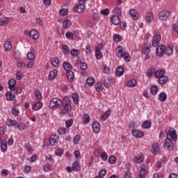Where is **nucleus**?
<instances>
[{
    "instance_id": "nucleus-1",
    "label": "nucleus",
    "mask_w": 178,
    "mask_h": 178,
    "mask_svg": "<svg viewBox=\"0 0 178 178\" xmlns=\"http://www.w3.org/2000/svg\"><path fill=\"white\" fill-rule=\"evenodd\" d=\"M177 141V134L173 128H170L166 136L165 142L163 145V148L168 149V151H172L175 145L172 141Z\"/></svg>"
},
{
    "instance_id": "nucleus-2",
    "label": "nucleus",
    "mask_w": 178,
    "mask_h": 178,
    "mask_svg": "<svg viewBox=\"0 0 178 178\" xmlns=\"http://www.w3.org/2000/svg\"><path fill=\"white\" fill-rule=\"evenodd\" d=\"M115 54L118 58H124L125 62H130L131 58L130 54L124 51V49L122 46H118L115 49Z\"/></svg>"
},
{
    "instance_id": "nucleus-3",
    "label": "nucleus",
    "mask_w": 178,
    "mask_h": 178,
    "mask_svg": "<svg viewBox=\"0 0 178 178\" xmlns=\"http://www.w3.org/2000/svg\"><path fill=\"white\" fill-rule=\"evenodd\" d=\"M72 111V106H70V101L67 99V97L64 98V100L63 102V107L61 108V111L60 113V115H66L68 112H70Z\"/></svg>"
},
{
    "instance_id": "nucleus-4",
    "label": "nucleus",
    "mask_w": 178,
    "mask_h": 178,
    "mask_svg": "<svg viewBox=\"0 0 178 178\" xmlns=\"http://www.w3.org/2000/svg\"><path fill=\"white\" fill-rule=\"evenodd\" d=\"M59 106H62V100H60L59 98L55 97L50 101L49 108L53 109V111H55V109L59 108Z\"/></svg>"
},
{
    "instance_id": "nucleus-5",
    "label": "nucleus",
    "mask_w": 178,
    "mask_h": 178,
    "mask_svg": "<svg viewBox=\"0 0 178 178\" xmlns=\"http://www.w3.org/2000/svg\"><path fill=\"white\" fill-rule=\"evenodd\" d=\"M169 17H170V12L165 10L159 13V18L161 22H166Z\"/></svg>"
},
{
    "instance_id": "nucleus-6",
    "label": "nucleus",
    "mask_w": 178,
    "mask_h": 178,
    "mask_svg": "<svg viewBox=\"0 0 178 178\" xmlns=\"http://www.w3.org/2000/svg\"><path fill=\"white\" fill-rule=\"evenodd\" d=\"M147 173H148V167L144 165H141L140 173L138 175L139 178H145V175H147Z\"/></svg>"
},
{
    "instance_id": "nucleus-7",
    "label": "nucleus",
    "mask_w": 178,
    "mask_h": 178,
    "mask_svg": "<svg viewBox=\"0 0 178 178\" xmlns=\"http://www.w3.org/2000/svg\"><path fill=\"white\" fill-rule=\"evenodd\" d=\"M76 13H83L86 10V6L83 3L76 4L74 8Z\"/></svg>"
},
{
    "instance_id": "nucleus-8",
    "label": "nucleus",
    "mask_w": 178,
    "mask_h": 178,
    "mask_svg": "<svg viewBox=\"0 0 178 178\" xmlns=\"http://www.w3.org/2000/svg\"><path fill=\"white\" fill-rule=\"evenodd\" d=\"M131 133L134 137H136V138H143V137H144V132H143V131L133 129Z\"/></svg>"
},
{
    "instance_id": "nucleus-9",
    "label": "nucleus",
    "mask_w": 178,
    "mask_h": 178,
    "mask_svg": "<svg viewBox=\"0 0 178 178\" xmlns=\"http://www.w3.org/2000/svg\"><path fill=\"white\" fill-rule=\"evenodd\" d=\"M165 47L163 45H160L156 48V55L160 58L165 55Z\"/></svg>"
},
{
    "instance_id": "nucleus-10",
    "label": "nucleus",
    "mask_w": 178,
    "mask_h": 178,
    "mask_svg": "<svg viewBox=\"0 0 178 178\" xmlns=\"http://www.w3.org/2000/svg\"><path fill=\"white\" fill-rule=\"evenodd\" d=\"M161 42V35L156 34L153 38L152 45L153 47H158Z\"/></svg>"
},
{
    "instance_id": "nucleus-11",
    "label": "nucleus",
    "mask_w": 178,
    "mask_h": 178,
    "mask_svg": "<svg viewBox=\"0 0 178 178\" xmlns=\"http://www.w3.org/2000/svg\"><path fill=\"white\" fill-rule=\"evenodd\" d=\"M92 130L95 134L99 133L101 131V125L98 122H94L92 125Z\"/></svg>"
},
{
    "instance_id": "nucleus-12",
    "label": "nucleus",
    "mask_w": 178,
    "mask_h": 178,
    "mask_svg": "<svg viewBox=\"0 0 178 178\" xmlns=\"http://www.w3.org/2000/svg\"><path fill=\"white\" fill-rule=\"evenodd\" d=\"M8 87L10 88V91H15L16 87V80L15 79H10L8 81Z\"/></svg>"
},
{
    "instance_id": "nucleus-13",
    "label": "nucleus",
    "mask_w": 178,
    "mask_h": 178,
    "mask_svg": "<svg viewBox=\"0 0 178 178\" xmlns=\"http://www.w3.org/2000/svg\"><path fill=\"white\" fill-rule=\"evenodd\" d=\"M29 37H31L33 40H38V37H40V33H38V31H37L35 29H32L30 31Z\"/></svg>"
},
{
    "instance_id": "nucleus-14",
    "label": "nucleus",
    "mask_w": 178,
    "mask_h": 178,
    "mask_svg": "<svg viewBox=\"0 0 178 178\" xmlns=\"http://www.w3.org/2000/svg\"><path fill=\"white\" fill-rule=\"evenodd\" d=\"M110 22H111L114 26H118V24H120V18H119V17L117 15H113L110 19Z\"/></svg>"
},
{
    "instance_id": "nucleus-15",
    "label": "nucleus",
    "mask_w": 178,
    "mask_h": 178,
    "mask_svg": "<svg viewBox=\"0 0 178 178\" xmlns=\"http://www.w3.org/2000/svg\"><path fill=\"white\" fill-rule=\"evenodd\" d=\"M49 143L51 145H56L58 144V136L51 135L49 138Z\"/></svg>"
},
{
    "instance_id": "nucleus-16",
    "label": "nucleus",
    "mask_w": 178,
    "mask_h": 178,
    "mask_svg": "<svg viewBox=\"0 0 178 178\" xmlns=\"http://www.w3.org/2000/svg\"><path fill=\"white\" fill-rule=\"evenodd\" d=\"M145 20L147 23H152L154 22V13L149 12L146 14Z\"/></svg>"
},
{
    "instance_id": "nucleus-17",
    "label": "nucleus",
    "mask_w": 178,
    "mask_h": 178,
    "mask_svg": "<svg viewBox=\"0 0 178 178\" xmlns=\"http://www.w3.org/2000/svg\"><path fill=\"white\" fill-rule=\"evenodd\" d=\"M152 154L156 155L159 152L161 148L159 147V143H154L152 145Z\"/></svg>"
},
{
    "instance_id": "nucleus-18",
    "label": "nucleus",
    "mask_w": 178,
    "mask_h": 178,
    "mask_svg": "<svg viewBox=\"0 0 178 178\" xmlns=\"http://www.w3.org/2000/svg\"><path fill=\"white\" fill-rule=\"evenodd\" d=\"M137 86V81L136 79H131L127 81V87L129 88H134Z\"/></svg>"
},
{
    "instance_id": "nucleus-19",
    "label": "nucleus",
    "mask_w": 178,
    "mask_h": 178,
    "mask_svg": "<svg viewBox=\"0 0 178 178\" xmlns=\"http://www.w3.org/2000/svg\"><path fill=\"white\" fill-rule=\"evenodd\" d=\"M6 123L7 126L15 127V126L17 124V121L8 118L6 120Z\"/></svg>"
},
{
    "instance_id": "nucleus-20",
    "label": "nucleus",
    "mask_w": 178,
    "mask_h": 178,
    "mask_svg": "<svg viewBox=\"0 0 178 178\" xmlns=\"http://www.w3.org/2000/svg\"><path fill=\"white\" fill-rule=\"evenodd\" d=\"M42 108V102H37L32 106V109L33 111H39Z\"/></svg>"
},
{
    "instance_id": "nucleus-21",
    "label": "nucleus",
    "mask_w": 178,
    "mask_h": 178,
    "mask_svg": "<svg viewBox=\"0 0 178 178\" xmlns=\"http://www.w3.org/2000/svg\"><path fill=\"white\" fill-rule=\"evenodd\" d=\"M165 73L164 70H156L154 73V77L156 79H160L161 77H163V76H165Z\"/></svg>"
},
{
    "instance_id": "nucleus-22",
    "label": "nucleus",
    "mask_w": 178,
    "mask_h": 178,
    "mask_svg": "<svg viewBox=\"0 0 178 178\" xmlns=\"http://www.w3.org/2000/svg\"><path fill=\"white\" fill-rule=\"evenodd\" d=\"M80 163H79V160H76L72 164V170H74V172H77L80 170Z\"/></svg>"
},
{
    "instance_id": "nucleus-23",
    "label": "nucleus",
    "mask_w": 178,
    "mask_h": 178,
    "mask_svg": "<svg viewBox=\"0 0 178 178\" xmlns=\"http://www.w3.org/2000/svg\"><path fill=\"white\" fill-rule=\"evenodd\" d=\"M70 26H72V21L67 18H65L63 22V29H69Z\"/></svg>"
},
{
    "instance_id": "nucleus-24",
    "label": "nucleus",
    "mask_w": 178,
    "mask_h": 178,
    "mask_svg": "<svg viewBox=\"0 0 178 178\" xmlns=\"http://www.w3.org/2000/svg\"><path fill=\"white\" fill-rule=\"evenodd\" d=\"M58 76V71L56 70H53L49 72V80H54Z\"/></svg>"
},
{
    "instance_id": "nucleus-25",
    "label": "nucleus",
    "mask_w": 178,
    "mask_h": 178,
    "mask_svg": "<svg viewBox=\"0 0 178 178\" xmlns=\"http://www.w3.org/2000/svg\"><path fill=\"white\" fill-rule=\"evenodd\" d=\"M63 67L66 70V72H70L72 70V64L67 61H65L63 64Z\"/></svg>"
},
{
    "instance_id": "nucleus-26",
    "label": "nucleus",
    "mask_w": 178,
    "mask_h": 178,
    "mask_svg": "<svg viewBox=\"0 0 178 178\" xmlns=\"http://www.w3.org/2000/svg\"><path fill=\"white\" fill-rule=\"evenodd\" d=\"M169 79L165 75L161 76V78L158 79L159 84H166L168 83Z\"/></svg>"
},
{
    "instance_id": "nucleus-27",
    "label": "nucleus",
    "mask_w": 178,
    "mask_h": 178,
    "mask_svg": "<svg viewBox=\"0 0 178 178\" xmlns=\"http://www.w3.org/2000/svg\"><path fill=\"white\" fill-rule=\"evenodd\" d=\"M67 77L68 79V81H70V83H72V81L74 80V73L73 72V71L71 70L67 72Z\"/></svg>"
},
{
    "instance_id": "nucleus-28",
    "label": "nucleus",
    "mask_w": 178,
    "mask_h": 178,
    "mask_svg": "<svg viewBox=\"0 0 178 178\" xmlns=\"http://www.w3.org/2000/svg\"><path fill=\"white\" fill-rule=\"evenodd\" d=\"M129 14L131 16V17H133V19H134V20H137V19H138V13H137V10H136L134 9H131L129 11Z\"/></svg>"
},
{
    "instance_id": "nucleus-29",
    "label": "nucleus",
    "mask_w": 178,
    "mask_h": 178,
    "mask_svg": "<svg viewBox=\"0 0 178 178\" xmlns=\"http://www.w3.org/2000/svg\"><path fill=\"white\" fill-rule=\"evenodd\" d=\"M124 73V70L122 67H118L116 71H115V74L118 77H120V76H123Z\"/></svg>"
},
{
    "instance_id": "nucleus-30",
    "label": "nucleus",
    "mask_w": 178,
    "mask_h": 178,
    "mask_svg": "<svg viewBox=\"0 0 178 178\" xmlns=\"http://www.w3.org/2000/svg\"><path fill=\"white\" fill-rule=\"evenodd\" d=\"M9 23V18L3 17L0 19V26H6Z\"/></svg>"
},
{
    "instance_id": "nucleus-31",
    "label": "nucleus",
    "mask_w": 178,
    "mask_h": 178,
    "mask_svg": "<svg viewBox=\"0 0 178 178\" xmlns=\"http://www.w3.org/2000/svg\"><path fill=\"white\" fill-rule=\"evenodd\" d=\"M1 149L2 152H6L8 151V142L6 140H3L1 143Z\"/></svg>"
},
{
    "instance_id": "nucleus-32",
    "label": "nucleus",
    "mask_w": 178,
    "mask_h": 178,
    "mask_svg": "<svg viewBox=\"0 0 178 178\" xmlns=\"http://www.w3.org/2000/svg\"><path fill=\"white\" fill-rule=\"evenodd\" d=\"M165 54H167L168 56H170L172 54H173V47L168 46L165 49Z\"/></svg>"
},
{
    "instance_id": "nucleus-33",
    "label": "nucleus",
    "mask_w": 178,
    "mask_h": 178,
    "mask_svg": "<svg viewBox=\"0 0 178 178\" xmlns=\"http://www.w3.org/2000/svg\"><path fill=\"white\" fill-rule=\"evenodd\" d=\"M134 161L136 163H143V162L144 161V156L143 155H140V156L135 157L134 159Z\"/></svg>"
},
{
    "instance_id": "nucleus-34",
    "label": "nucleus",
    "mask_w": 178,
    "mask_h": 178,
    "mask_svg": "<svg viewBox=\"0 0 178 178\" xmlns=\"http://www.w3.org/2000/svg\"><path fill=\"white\" fill-rule=\"evenodd\" d=\"M159 99L161 102H165L168 99V95L165 92H161L159 94Z\"/></svg>"
},
{
    "instance_id": "nucleus-35",
    "label": "nucleus",
    "mask_w": 178,
    "mask_h": 178,
    "mask_svg": "<svg viewBox=\"0 0 178 178\" xmlns=\"http://www.w3.org/2000/svg\"><path fill=\"white\" fill-rule=\"evenodd\" d=\"M62 49L65 55H69V54H70V49H69V46L66 44H63Z\"/></svg>"
},
{
    "instance_id": "nucleus-36",
    "label": "nucleus",
    "mask_w": 178,
    "mask_h": 178,
    "mask_svg": "<svg viewBox=\"0 0 178 178\" xmlns=\"http://www.w3.org/2000/svg\"><path fill=\"white\" fill-rule=\"evenodd\" d=\"M86 83L89 86V87H92V86H94V83H95V79L92 77H88L86 79Z\"/></svg>"
},
{
    "instance_id": "nucleus-37",
    "label": "nucleus",
    "mask_w": 178,
    "mask_h": 178,
    "mask_svg": "<svg viewBox=\"0 0 178 178\" xmlns=\"http://www.w3.org/2000/svg\"><path fill=\"white\" fill-rule=\"evenodd\" d=\"M6 97L7 101H14L15 99V95L12 94L10 92H8L6 93Z\"/></svg>"
},
{
    "instance_id": "nucleus-38",
    "label": "nucleus",
    "mask_w": 178,
    "mask_h": 178,
    "mask_svg": "<svg viewBox=\"0 0 178 178\" xmlns=\"http://www.w3.org/2000/svg\"><path fill=\"white\" fill-rule=\"evenodd\" d=\"M51 65H53V66H55L56 67H57L60 65L59 59H58L57 58H51Z\"/></svg>"
},
{
    "instance_id": "nucleus-39",
    "label": "nucleus",
    "mask_w": 178,
    "mask_h": 178,
    "mask_svg": "<svg viewBox=\"0 0 178 178\" xmlns=\"http://www.w3.org/2000/svg\"><path fill=\"white\" fill-rule=\"evenodd\" d=\"M111 116V110H107L104 114L102 116L101 120L104 122V120H106Z\"/></svg>"
},
{
    "instance_id": "nucleus-40",
    "label": "nucleus",
    "mask_w": 178,
    "mask_h": 178,
    "mask_svg": "<svg viewBox=\"0 0 178 178\" xmlns=\"http://www.w3.org/2000/svg\"><path fill=\"white\" fill-rule=\"evenodd\" d=\"M95 88L97 92H101L102 90H104V87H102V83L101 82H98L95 86Z\"/></svg>"
},
{
    "instance_id": "nucleus-41",
    "label": "nucleus",
    "mask_w": 178,
    "mask_h": 178,
    "mask_svg": "<svg viewBox=\"0 0 178 178\" xmlns=\"http://www.w3.org/2000/svg\"><path fill=\"white\" fill-rule=\"evenodd\" d=\"M35 98L37 101H40L42 99V95H41V92L40 90H35Z\"/></svg>"
},
{
    "instance_id": "nucleus-42",
    "label": "nucleus",
    "mask_w": 178,
    "mask_h": 178,
    "mask_svg": "<svg viewBox=\"0 0 178 178\" xmlns=\"http://www.w3.org/2000/svg\"><path fill=\"white\" fill-rule=\"evenodd\" d=\"M154 73H155V68L149 67L147 71L146 74L149 77H152Z\"/></svg>"
},
{
    "instance_id": "nucleus-43",
    "label": "nucleus",
    "mask_w": 178,
    "mask_h": 178,
    "mask_svg": "<svg viewBox=\"0 0 178 178\" xmlns=\"http://www.w3.org/2000/svg\"><path fill=\"white\" fill-rule=\"evenodd\" d=\"M90 120H91V118H90V115L88 114H85L83 115V124H88L90 123Z\"/></svg>"
},
{
    "instance_id": "nucleus-44",
    "label": "nucleus",
    "mask_w": 178,
    "mask_h": 178,
    "mask_svg": "<svg viewBox=\"0 0 178 178\" xmlns=\"http://www.w3.org/2000/svg\"><path fill=\"white\" fill-rule=\"evenodd\" d=\"M152 123L149 120H146L143 124L142 127L143 129H149L152 126Z\"/></svg>"
},
{
    "instance_id": "nucleus-45",
    "label": "nucleus",
    "mask_w": 178,
    "mask_h": 178,
    "mask_svg": "<svg viewBox=\"0 0 178 178\" xmlns=\"http://www.w3.org/2000/svg\"><path fill=\"white\" fill-rule=\"evenodd\" d=\"M4 48L6 51H10L12 49V44H10V41H6L4 42Z\"/></svg>"
},
{
    "instance_id": "nucleus-46",
    "label": "nucleus",
    "mask_w": 178,
    "mask_h": 178,
    "mask_svg": "<svg viewBox=\"0 0 178 178\" xmlns=\"http://www.w3.org/2000/svg\"><path fill=\"white\" fill-rule=\"evenodd\" d=\"M26 57L29 60H34V59H35V54L31 51H29L27 53Z\"/></svg>"
},
{
    "instance_id": "nucleus-47",
    "label": "nucleus",
    "mask_w": 178,
    "mask_h": 178,
    "mask_svg": "<svg viewBox=\"0 0 178 178\" xmlns=\"http://www.w3.org/2000/svg\"><path fill=\"white\" fill-rule=\"evenodd\" d=\"M71 55H72V56H74V58H76V57L79 56V55H80V51L77 49H73L71 51Z\"/></svg>"
},
{
    "instance_id": "nucleus-48",
    "label": "nucleus",
    "mask_w": 178,
    "mask_h": 178,
    "mask_svg": "<svg viewBox=\"0 0 178 178\" xmlns=\"http://www.w3.org/2000/svg\"><path fill=\"white\" fill-rule=\"evenodd\" d=\"M150 51L151 50L149 46H145L142 50V54H143V55H149Z\"/></svg>"
},
{
    "instance_id": "nucleus-49",
    "label": "nucleus",
    "mask_w": 178,
    "mask_h": 178,
    "mask_svg": "<svg viewBox=\"0 0 178 178\" xmlns=\"http://www.w3.org/2000/svg\"><path fill=\"white\" fill-rule=\"evenodd\" d=\"M72 98L73 99L74 104L77 105V104H79V95L77 93H74L72 95Z\"/></svg>"
},
{
    "instance_id": "nucleus-50",
    "label": "nucleus",
    "mask_w": 178,
    "mask_h": 178,
    "mask_svg": "<svg viewBox=\"0 0 178 178\" xmlns=\"http://www.w3.org/2000/svg\"><path fill=\"white\" fill-rule=\"evenodd\" d=\"M17 128L18 130H24L26 129V124L23 122H17Z\"/></svg>"
},
{
    "instance_id": "nucleus-51",
    "label": "nucleus",
    "mask_w": 178,
    "mask_h": 178,
    "mask_svg": "<svg viewBox=\"0 0 178 178\" xmlns=\"http://www.w3.org/2000/svg\"><path fill=\"white\" fill-rule=\"evenodd\" d=\"M113 12L115 15H118V16H122V8L119 7H115L113 9Z\"/></svg>"
},
{
    "instance_id": "nucleus-52",
    "label": "nucleus",
    "mask_w": 178,
    "mask_h": 178,
    "mask_svg": "<svg viewBox=\"0 0 178 178\" xmlns=\"http://www.w3.org/2000/svg\"><path fill=\"white\" fill-rule=\"evenodd\" d=\"M80 140H81V136L79 134L75 135L73 138L74 144H79V143L80 142Z\"/></svg>"
},
{
    "instance_id": "nucleus-53",
    "label": "nucleus",
    "mask_w": 178,
    "mask_h": 178,
    "mask_svg": "<svg viewBox=\"0 0 178 178\" xmlns=\"http://www.w3.org/2000/svg\"><path fill=\"white\" fill-rule=\"evenodd\" d=\"M58 133H59L61 136H63V134H66V133H67V129L65 127H60L58 129Z\"/></svg>"
},
{
    "instance_id": "nucleus-54",
    "label": "nucleus",
    "mask_w": 178,
    "mask_h": 178,
    "mask_svg": "<svg viewBox=\"0 0 178 178\" xmlns=\"http://www.w3.org/2000/svg\"><path fill=\"white\" fill-rule=\"evenodd\" d=\"M72 126H73V119L65 121V127L67 129H70V127H72Z\"/></svg>"
},
{
    "instance_id": "nucleus-55",
    "label": "nucleus",
    "mask_w": 178,
    "mask_h": 178,
    "mask_svg": "<svg viewBox=\"0 0 178 178\" xmlns=\"http://www.w3.org/2000/svg\"><path fill=\"white\" fill-rule=\"evenodd\" d=\"M59 13L60 16H66V15L69 13V10H67V8H63L60 10Z\"/></svg>"
},
{
    "instance_id": "nucleus-56",
    "label": "nucleus",
    "mask_w": 178,
    "mask_h": 178,
    "mask_svg": "<svg viewBox=\"0 0 178 178\" xmlns=\"http://www.w3.org/2000/svg\"><path fill=\"white\" fill-rule=\"evenodd\" d=\"M65 37H66V38H67V40H73L74 35H73V33H72L70 31H67L65 33Z\"/></svg>"
},
{
    "instance_id": "nucleus-57",
    "label": "nucleus",
    "mask_w": 178,
    "mask_h": 178,
    "mask_svg": "<svg viewBox=\"0 0 178 178\" xmlns=\"http://www.w3.org/2000/svg\"><path fill=\"white\" fill-rule=\"evenodd\" d=\"M113 40L115 42H120L122 41V37L119 34H115L113 35Z\"/></svg>"
},
{
    "instance_id": "nucleus-58",
    "label": "nucleus",
    "mask_w": 178,
    "mask_h": 178,
    "mask_svg": "<svg viewBox=\"0 0 178 178\" xmlns=\"http://www.w3.org/2000/svg\"><path fill=\"white\" fill-rule=\"evenodd\" d=\"M109 12H110L109 8H105L102 10L100 11V13L104 16H108V15H109Z\"/></svg>"
},
{
    "instance_id": "nucleus-59",
    "label": "nucleus",
    "mask_w": 178,
    "mask_h": 178,
    "mask_svg": "<svg viewBox=\"0 0 178 178\" xmlns=\"http://www.w3.org/2000/svg\"><path fill=\"white\" fill-rule=\"evenodd\" d=\"M116 162V157H115V156H111L108 158V163H111V165H113V163H115Z\"/></svg>"
},
{
    "instance_id": "nucleus-60",
    "label": "nucleus",
    "mask_w": 178,
    "mask_h": 178,
    "mask_svg": "<svg viewBox=\"0 0 178 178\" xmlns=\"http://www.w3.org/2000/svg\"><path fill=\"white\" fill-rule=\"evenodd\" d=\"M104 49V46L101 44H97V47H95V52H101Z\"/></svg>"
},
{
    "instance_id": "nucleus-61",
    "label": "nucleus",
    "mask_w": 178,
    "mask_h": 178,
    "mask_svg": "<svg viewBox=\"0 0 178 178\" xmlns=\"http://www.w3.org/2000/svg\"><path fill=\"white\" fill-rule=\"evenodd\" d=\"M158 87L157 86H152L151 88H150V91H151V93L153 94V95H155L156 94V92H158Z\"/></svg>"
},
{
    "instance_id": "nucleus-62",
    "label": "nucleus",
    "mask_w": 178,
    "mask_h": 178,
    "mask_svg": "<svg viewBox=\"0 0 178 178\" xmlns=\"http://www.w3.org/2000/svg\"><path fill=\"white\" fill-rule=\"evenodd\" d=\"M120 27L121 30H126V27H127V24L126 22H120Z\"/></svg>"
},
{
    "instance_id": "nucleus-63",
    "label": "nucleus",
    "mask_w": 178,
    "mask_h": 178,
    "mask_svg": "<svg viewBox=\"0 0 178 178\" xmlns=\"http://www.w3.org/2000/svg\"><path fill=\"white\" fill-rule=\"evenodd\" d=\"M22 77H23V72L21 71H18L16 73V79L17 80H22Z\"/></svg>"
},
{
    "instance_id": "nucleus-64",
    "label": "nucleus",
    "mask_w": 178,
    "mask_h": 178,
    "mask_svg": "<svg viewBox=\"0 0 178 178\" xmlns=\"http://www.w3.org/2000/svg\"><path fill=\"white\" fill-rule=\"evenodd\" d=\"M14 58L15 59H20V58H22V54H20V51H15Z\"/></svg>"
}]
</instances>
